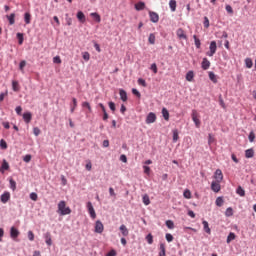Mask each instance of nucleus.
<instances>
[{"mask_svg": "<svg viewBox=\"0 0 256 256\" xmlns=\"http://www.w3.org/2000/svg\"><path fill=\"white\" fill-rule=\"evenodd\" d=\"M66 205L65 200H61L58 203V211L60 215H71V208L66 207Z\"/></svg>", "mask_w": 256, "mask_h": 256, "instance_id": "nucleus-1", "label": "nucleus"}, {"mask_svg": "<svg viewBox=\"0 0 256 256\" xmlns=\"http://www.w3.org/2000/svg\"><path fill=\"white\" fill-rule=\"evenodd\" d=\"M217 53V42L211 41L209 46V51L206 52L207 57H213Z\"/></svg>", "mask_w": 256, "mask_h": 256, "instance_id": "nucleus-2", "label": "nucleus"}, {"mask_svg": "<svg viewBox=\"0 0 256 256\" xmlns=\"http://www.w3.org/2000/svg\"><path fill=\"white\" fill-rule=\"evenodd\" d=\"M20 232L19 229H17L15 226H12L10 228V237L13 239V241H19L17 238L19 237Z\"/></svg>", "mask_w": 256, "mask_h": 256, "instance_id": "nucleus-3", "label": "nucleus"}, {"mask_svg": "<svg viewBox=\"0 0 256 256\" xmlns=\"http://www.w3.org/2000/svg\"><path fill=\"white\" fill-rule=\"evenodd\" d=\"M155 121H157V115L154 112L148 113V115L146 116L145 123L147 125H151V123H155Z\"/></svg>", "mask_w": 256, "mask_h": 256, "instance_id": "nucleus-4", "label": "nucleus"}, {"mask_svg": "<svg viewBox=\"0 0 256 256\" xmlns=\"http://www.w3.org/2000/svg\"><path fill=\"white\" fill-rule=\"evenodd\" d=\"M86 207H87V209H88V212H89V214H90V217H91L92 219H96L97 213H95V208L93 207V203L87 202Z\"/></svg>", "mask_w": 256, "mask_h": 256, "instance_id": "nucleus-5", "label": "nucleus"}, {"mask_svg": "<svg viewBox=\"0 0 256 256\" xmlns=\"http://www.w3.org/2000/svg\"><path fill=\"white\" fill-rule=\"evenodd\" d=\"M105 227L103 226V222H101V220H97L95 223V233H103Z\"/></svg>", "mask_w": 256, "mask_h": 256, "instance_id": "nucleus-6", "label": "nucleus"}, {"mask_svg": "<svg viewBox=\"0 0 256 256\" xmlns=\"http://www.w3.org/2000/svg\"><path fill=\"white\" fill-rule=\"evenodd\" d=\"M211 189L214 193H219L221 191V182L213 181L211 183Z\"/></svg>", "mask_w": 256, "mask_h": 256, "instance_id": "nucleus-7", "label": "nucleus"}, {"mask_svg": "<svg viewBox=\"0 0 256 256\" xmlns=\"http://www.w3.org/2000/svg\"><path fill=\"white\" fill-rule=\"evenodd\" d=\"M149 17L152 23H159V14H157L156 12L150 11Z\"/></svg>", "mask_w": 256, "mask_h": 256, "instance_id": "nucleus-8", "label": "nucleus"}, {"mask_svg": "<svg viewBox=\"0 0 256 256\" xmlns=\"http://www.w3.org/2000/svg\"><path fill=\"white\" fill-rule=\"evenodd\" d=\"M214 177L216 179V182L221 183V181H223V172L221 171V169H217L215 171Z\"/></svg>", "mask_w": 256, "mask_h": 256, "instance_id": "nucleus-9", "label": "nucleus"}, {"mask_svg": "<svg viewBox=\"0 0 256 256\" xmlns=\"http://www.w3.org/2000/svg\"><path fill=\"white\" fill-rule=\"evenodd\" d=\"M9 199H11V193H9V192H4L0 196L1 203H7L9 201Z\"/></svg>", "mask_w": 256, "mask_h": 256, "instance_id": "nucleus-10", "label": "nucleus"}, {"mask_svg": "<svg viewBox=\"0 0 256 256\" xmlns=\"http://www.w3.org/2000/svg\"><path fill=\"white\" fill-rule=\"evenodd\" d=\"M44 239H45V243H46V245H48V247H51L53 245V240L51 239V233L46 232L44 234Z\"/></svg>", "mask_w": 256, "mask_h": 256, "instance_id": "nucleus-11", "label": "nucleus"}, {"mask_svg": "<svg viewBox=\"0 0 256 256\" xmlns=\"http://www.w3.org/2000/svg\"><path fill=\"white\" fill-rule=\"evenodd\" d=\"M23 119L26 124L31 123V120L33 119V114L31 112H25L23 113Z\"/></svg>", "mask_w": 256, "mask_h": 256, "instance_id": "nucleus-12", "label": "nucleus"}, {"mask_svg": "<svg viewBox=\"0 0 256 256\" xmlns=\"http://www.w3.org/2000/svg\"><path fill=\"white\" fill-rule=\"evenodd\" d=\"M201 67L204 71H207V69H209V67H211V62L207 58H203Z\"/></svg>", "mask_w": 256, "mask_h": 256, "instance_id": "nucleus-13", "label": "nucleus"}, {"mask_svg": "<svg viewBox=\"0 0 256 256\" xmlns=\"http://www.w3.org/2000/svg\"><path fill=\"white\" fill-rule=\"evenodd\" d=\"M5 171H9V162L4 159L0 168V173H5Z\"/></svg>", "mask_w": 256, "mask_h": 256, "instance_id": "nucleus-14", "label": "nucleus"}, {"mask_svg": "<svg viewBox=\"0 0 256 256\" xmlns=\"http://www.w3.org/2000/svg\"><path fill=\"white\" fill-rule=\"evenodd\" d=\"M119 231L123 235V237H127L129 235V229H127V226L125 224H122L119 228Z\"/></svg>", "mask_w": 256, "mask_h": 256, "instance_id": "nucleus-15", "label": "nucleus"}, {"mask_svg": "<svg viewBox=\"0 0 256 256\" xmlns=\"http://www.w3.org/2000/svg\"><path fill=\"white\" fill-rule=\"evenodd\" d=\"M245 157L246 159H252V157H255V150H253V148L247 149L245 151Z\"/></svg>", "mask_w": 256, "mask_h": 256, "instance_id": "nucleus-16", "label": "nucleus"}, {"mask_svg": "<svg viewBox=\"0 0 256 256\" xmlns=\"http://www.w3.org/2000/svg\"><path fill=\"white\" fill-rule=\"evenodd\" d=\"M76 17L80 23H85L86 19H85V14L83 13V11H78L76 14Z\"/></svg>", "mask_w": 256, "mask_h": 256, "instance_id": "nucleus-17", "label": "nucleus"}, {"mask_svg": "<svg viewBox=\"0 0 256 256\" xmlns=\"http://www.w3.org/2000/svg\"><path fill=\"white\" fill-rule=\"evenodd\" d=\"M169 7H170V11H172V13H175V11H177V1L176 0H170L169 1Z\"/></svg>", "mask_w": 256, "mask_h": 256, "instance_id": "nucleus-18", "label": "nucleus"}, {"mask_svg": "<svg viewBox=\"0 0 256 256\" xmlns=\"http://www.w3.org/2000/svg\"><path fill=\"white\" fill-rule=\"evenodd\" d=\"M202 225L204 227L205 233H207L208 235H211V228H209V222H207L206 220H203Z\"/></svg>", "mask_w": 256, "mask_h": 256, "instance_id": "nucleus-19", "label": "nucleus"}, {"mask_svg": "<svg viewBox=\"0 0 256 256\" xmlns=\"http://www.w3.org/2000/svg\"><path fill=\"white\" fill-rule=\"evenodd\" d=\"M176 35H177V37H179L180 39H187V35H185V31H183L182 28H179V29L176 31Z\"/></svg>", "mask_w": 256, "mask_h": 256, "instance_id": "nucleus-20", "label": "nucleus"}, {"mask_svg": "<svg viewBox=\"0 0 256 256\" xmlns=\"http://www.w3.org/2000/svg\"><path fill=\"white\" fill-rule=\"evenodd\" d=\"M119 95H120L121 101L123 102L127 101V91H125L124 89H120Z\"/></svg>", "mask_w": 256, "mask_h": 256, "instance_id": "nucleus-21", "label": "nucleus"}, {"mask_svg": "<svg viewBox=\"0 0 256 256\" xmlns=\"http://www.w3.org/2000/svg\"><path fill=\"white\" fill-rule=\"evenodd\" d=\"M136 11H143L145 9V2H138L135 4Z\"/></svg>", "mask_w": 256, "mask_h": 256, "instance_id": "nucleus-22", "label": "nucleus"}, {"mask_svg": "<svg viewBox=\"0 0 256 256\" xmlns=\"http://www.w3.org/2000/svg\"><path fill=\"white\" fill-rule=\"evenodd\" d=\"M195 77V73L193 70H190L186 73V81H193V78Z\"/></svg>", "mask_w": 256, "mask_h": 256, "instance_id": "nucleus-23", "label": "nucleus"}, {"mask_svg": "<svg viewBox=\"0 0 256 256\" xmlns=\"http://www.w3.org/2000/svg\"><path fill=\"white\" fill-rule=\"evenodd\" d=\"M208 77H209L210 81H212V83H217V75H215V72L210 71L208 73Z\"/></svg>", "mask_w": 256, "mask_h": 256, "instance_id": "nucleus-24", "label": "nucleus"}, {"mask_svg": "<svg viewBox=\"0 0 256 256\" xmlns=\"http://www.w3.org/2000/svg\"><path fill=\"white\" fill-rule=\"evenodd\" d=\"M6 17L9 21V25H15V13H11L10 15H7Z\"/></svg>", "mask_w": 256, "mask_h": 256, "instance_id": "nucleus-25", "label": "nucleus"}, {"mask_svg": "<svg viewBox=\"0 0 256 256\" xmlns=\"http://www.w3.org/2000/svg\"><path fill=\"white\" fill-rule=\"evenodd\" d=\"M90 15L93 17L96 23H101V16L99 15V13L92 12Z\"/></svg>", "mask_w": 256, "mask_h": 256, "instance_id": "nucleus-26", "label": "nucleus"}, {"mask_svg": "<svg viewBox=\"0 0 256 256\" xmlns=\"http://www.w3.org/2000/svg\"><path fill=\"white\" fill-rule=\"evenodd\" d=\"M193 39L196 49H201V40L197 38V35H193Z\"/></svg>", "mask_w": 256, "mask_h": 256, "instance_id": "nucleus-27", "label": "nucleus"}, {"mask_svg": "<svg viewBox=\"0 0 256 256\" xmlns=\"http://www.w3.org/2000/svg\"><path fill=\"white\" fill-rule=\"evenodd\" d=\"M236 193L237 195H239L240 197H245V189H243V187L238 186L236 189Z\"/></svg>", "mask_w": 256, "mask_h": 256, "instance_id": "nucleus-28", "label": "nucleus"}, {"mask_svg": "<svg viewBox=\"0 0 256 256\" xmlns=\"http://www.w3.org/2000/svg\"><path fill=\"white\" fill-rule=\"evenodd\" d=\"M173 133V143H177L179 141V130L175 129L172 131Z\"/></svg>", "mask_w": 256, "mask_h": 256, "instance_id": "nucleus-29", "label": "nucleus"}, {"mask_svg": "<svg viewBox=\"0 0 256 256\" xmlns=\"http://www.w3.org/2000/svg\"><path fill=\"white\" fill-rule=\"evenodd\" d=\"M24 21H25L26 25H29L31 23V13L26 12L24 14Z\"/></svg>", "mask_w": 256, "mask_h": 256, "instance_id": "nucleus-30", "label": "nucleus"}, {"mask_svg": "<svg viewBox=\"0 0 256 256\" xmlns=\"http://www.w3.org/2000/svg\"><path fill=\"white\" fill-rule=\"evenodd\" d=\"M162 116L165 121H169V110H167V108H162Z\"/></svg>", "mask_w": 256, "mask_h": 256, "instance_id": "nucleus-31", "label": "nucleus"}, {"mask_svg": "<svg viewBox=\"0 0 256 256\" xmlns=\"http://www.w3.org/2000/svg\"><path fill=\"white\" fill-rule=\"evenodd\" d=\"M9 185H10V189L12 191H15V189H17V182H15V180H13V178H11L9 180Z\"/></svg>", "mask_w": 256, "mask_h": 256, "instance_id": "nucleus-32", "label": "nucleus"}, {"mask_svg": "<svg viewBox=\"0 0 256 256\" xmlns=\"http://www.w3.org/2000/svg\"><path fill=\"white\" fill-rule=\"evenodd\" d=\"M224 202H225V201L223 200V197H221V196H219L218 198H216V201H215L217 207H223V203H224Z\"/></svg>", "mask_w": 256, "mask_h": 256, "instance_id": "nucleus-33", "label": "nucleus"}, {"mask_svg": "<svg viewBox=\"0 0 256 256\" xmlns=\"http://www.w3.org/2000/svg\"><path fill=\"white\" fill-rule=\"evenodd\" d=\"M159 256H167V255H166L165 244H163V243L160 244Z\"/></svg>", "mask_w": 256, "mask_h": 256, "instance_id": "nucleus-34", "label": "nucleus"}, {"mask_svg": "<svg viewBox=\"0 0 256 256\" xmlns=\"http://www.w3.org/2000/svg\"><path fill=\"white\" fill-rule=\"evenodd\" d=\"M72 103H73V105L70 109V113H75V109H77V98H73Z\"/></svg>", "mask_w": 256, "mask_h": 256, "instance_id": "nucleus-35", "label": "nucleus"}, {"mask_svg": "<svg viewBox=\"0 0 256 256\" xmlns=\"http://www.w3.org/2000/svg\"><path fill=\"white\" fill-rule=\"evenodd\" d=\"M245 65H246L247 69H251V67H253V60H251V58H246Z\"/></svg>", "mask_w": 256, "mask_h": 256, "instance_id": "nucleus-36", "label": "nucleus"}, {"mask_svg": "<svg viewBox=\"0 0 256 256\" xmlns=\"http://www.w3.org/2000/svg\"><path fill=\"white\" fill-rule=\"evenodd\" d=\"M165 224L168 229H175V223L172 220H167Z\"/></svg>", "mask_w": 256, "mask_h": 256, "instance_id": "nucleus-37", "label": "nucleus"}, {"mask_svg": "<svg viewBox=\"0 0 256 256\" xmlns=\"http://www.w3.org/2000/svg\"><path fill=\"white\" fill-rule=\"evenodd\" d=\"M148 42L150 45H155V34L151 33L148 37Z\"/></svg>", "mask_w": 256, "mask_h": 256, "instance_id": "nucleus-38", "label": "nucleus"}, {"mask_svg": "<svg viewBox=\"0 0 256 256\" xmlns=\"http://www.w3.org/2000/svg\"><path fill=\"white\" fill-rule=\"evenodd\" d=\"M16 37H17V39H18L19 45H23V41H24L23 33H17V34H16Z\"/></svg>", "mask_w": 256, "mask_h": 256, "instance_id": "nucleus-39", "label": "nucleus"}, {"mask_svg": "<svg viewBox=\"0 0 256 256\" xmlns=\"http://www.w3.org/2000/svg\"><path fill=\"white\" fill-rule=\"evenodd\" d=\"M225 215H226L227 217H233V208L228 207V208L226 209V211H225Z\"/></svg>", "mask_w": 256, "mask_h": 256, "instance_id": "nucleus-40", "label": "nucleus"}, {"mask_svg": "<svg viewBox=\"0 0 256 256\" xmlns=\"http://www.w3.org/2000/svg\"><path fill=\"white\" fill-rule=\"evenodd\" d=\"M235 239V233L230 232L229 235L227 236L226 243H229L230 241H234Z\"/></svg>", "mask_w": 256, "mask_h": 256, "instance_id": "nucleus-41", "label": "nucleus"}, {"mask_svg": "<svg viewBox=\"0 0 256 256\" xmlns=\"http://www.w3.org/2000/svg\"><path fill=\"white\" fill-rule=\"evenodd\" d=\"M12 89H13V91H15V92L19 91V82H17V81H12Z\"/></svg>", "mask_w": 256, "mask_h": 256, "instance_id": "nucleus-42", "label": "nucleus"}, {"mask_svg": "<svg viewBox=\"0 0 256 256\" xmlns=\"http://www.w3.org/2000/svg\"><path fill=\"white\" fill-rule=\"evenodd\" d=\"M192 121L195 123L196 127H199V125H201V121L197 119V116L195 114L192 115Z\"/></svg>", "mask_w": 256, "mask_h": 256, "instance_id": "nucleus-43", "label": "nucleus"}, {"mask_svg": "<svg viewBox=\"0 0 256 256\" xmlns=\"http://www.w3.org/2000/svg\"><path fill=\"white\" fill-rule=\"evenodd\" d=\"M146 241H147L148 245H153V235L148 234L146 236Z\"/></svg>", "mask_w": 256, "mask_h": 256, "instance_id": "nucleus-44", "label": "nucleus"}, {"mask_svg": "<svg viewBox=\"0 0 256 256\" xmlns=\"http://www.w3.org/2000/svg\"><path fill=\"white\" fill-rule=\"evenodd\" d=\"M132 94L135 95L136 97H138V99H141V92H139V90H137V88L132 89Z\"/></svg>", "mask_w": 256, "mask_h": 256, "instance_id": "nucleus-45", "label": "nucleus"}, {"mask_svg": "<svg viewBox=\"0 0 256 256\" xmlns=\"http://www.w3.org/2000/svg\"><path fill=\"white\" fill-rule=\"evenodd\" d=\"M248 139L250 143H253V141H255V132L251 131L248 135Z\"/></svg>", "mask_w": 256, "mask_h": 256, "instance_id": "nucleus-46", "label": "nucleus"}, {"mask_svg": "<svg viewBox=\"0 0 256 256\" xmlns=\"http://www.w3.org/2000/svg\"><path fill=\"white\" fill-rule=\"evenodd\" d=\"M33 133H34L35 137H39V135H41V129H39V127H34Z\"/></svg>", "mask_w": 256, "mask_h": 256, "instance_id": "nucleus-47", "label": "nucleus"}, {"mask_svg": "<svg viewBox=\"0 0 256 256\" xmlns=\"http://www.w3.org/2000/svg\"><path fill=\"white\" fill-rule=\"evenodd\" d=\"M143 203L144 205H149L151 203V200L149 199L148 195L143 196Z\"/></svg>", "mask_w": 256, "mask_h": 256, "instance_id": "nucleus-48", "label": "nucleus"}, {"mask_svg": "<svg viewBox=\"0 0 256 256\" xmlns=\"http://www.w3.org/2000/svg\"><path fill=\"white\" fill-rule=\"evenodd\" d=\"M30 199L32 201H37V199H39V196L37 195V193L32 192V193H30Z\"/></svg>", "mask_w": 256, "mask_h": 256, "instance_id": "nucleus-49", "label": "nucleus"}, {"mask_svg": "<svg viewBox=\"0 0 256 256\" xmlns=\"http://www.w3.org/2000/svg\"><path fill=\"white\" fill-rule=\"evenodd\" d=\"M138 85H142V87H147V82L143 78L138 79Z\"/></svg>", "mask_w": 256, "mask_h": 256, "instance_id": "nucleus-50", "label": "nucleus"}, {"mask_svg": "<svg viewBox=\"0 0 256 256\" xmlns=\"http://www.w3.org/2000/svg\"><path fill=\"white\" fill-rule=\"evenodd\" d=\"M28 239L29 241H35V234H33V231H28Z\"/></svg>", "mask_w": 256, "mask_h": 256, "instance_id": "nucleus-51", "label": "nucleus"}, {"mask_svg": "<svg viewBox=\"0 0 256 256\" xmlns=\"http://www.w3.org/2000/svg\"><path fill=\"white\" fill-rule=\"evenodd\" d=\"M185 199H191V191L190 190H185L183 193Z\"/></svg>", "mask_w": 256, "mask_h": 256, "instance_id": "nucleus-52", "label": "nucleus"}, {"mask_svg": "<svg viewBox=\"0 0 256 256\" xmlns=\"http://www.w3.org/2000/svg\"><path fill=\"white\" fill-rule=\"evenodd\" d=\"M165 237H166V241H168V243L173 242V235L171 233H167Z\"/></svg>", "mask_w": 256, "mask_h": 256, "instance_id": "nucleus-53", "label": "nucleus"}, {"mask_svg": "<svg viewBox=\"0 0 256 256\" xmlns=\"http://www.w3.org/2000/svg\"><path fill=\"white\" fill-rule=\"evenodd\" d=\"M24 163H30L31 162V154H27L23 158Z\"/></svg>", "mask_w": 256, "mask_h": 256, "instance_id": "nucleus-54", "label": "nucleus"}, {"mask_svg": "<svg viewBox=\"0 0 256 256\" xmlns=\"http://www.w3.org/2000/svg\"><path fill=\"white\" fill-rule=\"evenodd\" d=\"M82 57L84 61H89V59H91V55L89 54V52H84Z\"/></svg>", "mask_w": 256, "mask_h": 256, "instance_id": "nucleus-55", "label": "nucleus"}, {"mask_svg": "<svg viewBox=\"0 0 256 256\" xmlns=\"http://www.w3.org/2000/svg\"><path fill=\"white\" fill-rule=\"evenodd\" d=\"M25 65H27V62L25 60H22L20 63H19V69L20 71H23V69H25Z\"/></svg>", "mask_w": 256, "mask_h": 256, "instance_id": "nucleus-56", "label": "nucleus"}, {"mask_svg": "<svg viewBox=\"0 0 256 256\" xmlns=\"http://www.w3.org/2000/svg\"><path fill=\"white\" fill-rule=\"evenodd\" d=\"M1 149H7V142L3 139L0 140Z\"/></svg>", "mask_w": 256, "mask_h": 256, "instance_id": "nucleus-57", "label": "nucleus"}, {"mask_svg": "<svg viewBox=\"0 0 256 256\" xmlns=\"http://www.w3.org/2000/svg\"><path fill=\"white\" fill-rule=\"evenodd\" d=\"M204 27L205 29H209V18L207 16L204 17Z\"/></svg>", "mask_w": 256, "mask_h": 256, "instance_id": "nucleus-58", "label": "nucleus"}, {"mask_svg": "<svg viewBox=\"0 0 256 256\" xmlns=\"http://www.w3.org/2000/svg\"><path fill=\"white\" fill-rule=\"evenodd\" d=\"M143 169H144V173H145L146 175H149V173H151V168H150L149 166L144 165V166H143Z\"/></svg>", "mask_w": 256, "mask_h": 256, "instance_id": "nucleus-59", "label": "nucleus"}, {"mask_svg": "<svg viewBox=\"0 0 256 256\" xmlns=\"http://www.w3.org/2000/svg\"><path fill=\"white\" fill-rule=\"evenodd\" d=\"M53 63H56V64H61V57L60 56H55L53 58Z\"/></svg>", "mask_w": 256, "mask_h": 256, "instance_id": "nucleus-60", "label": "nucleus"}, {"mask_svg": "<svg viewBox=\"0 0 256 256\" xmlns=\"http://www.w3.org/2000/svg\"><path fill=\"white\" fill-rule=\"evenodd\" d=\"M150 69H151V71H153V73L156 74L157 73V64L156 63L151 64Z\"/></svg>", "mask_w": 256, "mask_h": 256, "instance_id": "nucleus-61", "label": "nucleus"}, {"mask_svg": "<svg viewBox=\"0 0 256 256\" xmlns=\"http://www.w3.org/2000/svg\"><path fill=\"white\" fill-rule=\"evenodd\" d=\"M106 256H117V251H115V250H110V251L106 254Z\"/></svg>", "mask_w": 256, "mask_h": 256, "instance_id": "nucleus-62", "label": "nucleus"}, {"mask_svg": "<svg viewBox=\"0 0 256 256\" xmlns=\"http://www.w3.org/2000/svg\"><path fill=\"white\" fill-rule=\"evenodd\" d=\"M225 9H226L227 13H230V14L233 13V7H231V5H226Z\"/></svg>", "mask_w": 256, "mask_h": 256, "instance_id": "nucleus-63", "label": "nucleus"}, {"mask_svg": "<svg viewBox=\"0 0 256 256\" xmlns=\"http://www.w3.org/2000/svg\"><path fill=\"white\" fill-rule=\"evenodd\" d=\"M15 111H16L17 115H21V113H22V111H23V108H22L21 106H17V107L15 108Z\"/></svg>", "mask_w": 256, "mask_h": 256, "instance_id": "nucleus-64", "label": "nucleus"}]
</instances>
